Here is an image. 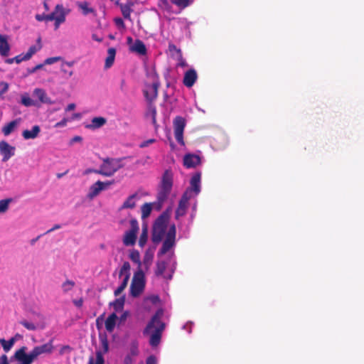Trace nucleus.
I'll return each instance as SVG.
<instances>
[{
	"mask_svg": "<svg viewBox=\"0 0 364 364\" xmlns=\"http://www.w3.org/2000/svg\"><path fill=\"white\" fill-rule=\"evenodd\" d=\"M130 51L138 55H144L146 53V48L141 40L136 39L132 45H130Z\"/></svg>",
	"mask_w": 364,
	"mask_h": 364,
	"instance_id": "obj_20",
	"label": "nucleus"
},
{
	"mask_svg": "<svg viewBox=\"0 0 364 364\" xmlns=\"http://www.w3.org/2000/svg\"><path fill=\"white\" fill-rule=\"evenodd\" d=\"M173 174L171 170H166L161 184V204L167 198L173 186Z\"/></svg>",
	"mask_w": 364,
	"mask_h": 364,
	"instance_id": "obj_7",
	"label": "nucleus"
},
{
	"mask_svg": "<svg viewBox=\"0 0 364 364\" xmlns=\"http://www.w3.org/2000/svg\"><path fill=\"white\" fill-rule=\"evenodd\" d=\"M176 228L174 223L162 225L161 222V255L170 252L176 245Z\"/></svg>",
	"mask_w": 364,
	"mask_h": 364,
	"instance_id": "obj_2",
	"label": "nucleus"
},
{
	"mask_svg": "<svg viewBox=\"0 0 364 364\" xmlns=\"http://www.w3.org/2000/svg\"><path fill=\"white\" fill-rule=\"evenodd\" d=\"M186 127V120L183 117L177 116L173 120L174 135L176 140L181 145H184L183 131Z\"/></svg>",
	"mask_w": 364,
	"mask_h": 364,
	"instance_id": "obj_10",
	"label": "nucleus"
},
{
	"mask_svg": "<svg viewBox=\"0 0 364 364\" xmlns=\"http://www.w3.org/2000/svg\"><path fill=\"white\" fill-rule=\"evenodd\" d=\"M153 257H154V254H153L152 251L147 250L144 257V261H143L144 264L145 266L149 265L153 259Z\"/></svg>",
	"mask_w": 364,
	"mask_h": 364,
	"instance_id": "obj_46",
	"label": "nucleus"
},
{
	"mask_svg": "<svg viewBox=\"0 0 364 364\" xmlns=\"http://www.w3.org/2000/svg\"><path fill=\"white\" fill-rule=\"evenodd\" d=\"M148 238V230L146 226H144L142 228V232L139 237V245L141 247H143L147 240Z\"/></svg>",
	"mask_w": 364,
	"mask_h": 364,
	"instance_id": "obj_38",
	"label": "nucleus"
},
{
	"mask_svg": "<svg viewBox=\"0 0 364 364\" xmlns=\"http://www.w3.org/2000/svg\"><path fill=\"white\" fill-rule=\"evenodd\" d=\"M75 283L72 280H66L62 284L61 288L64 293L71 291L75 287Z\"/></svg>",
	"mask_w": 364,
	"mask_h": 364,
	"instance_id": "obj_39",
	"label": "nucleus"
},
{
	"mask_svg": "<svg viewBox=\"0 0 364 364\" xmlns=\"http://www.w3.org/2000/svg\"><path fill=\"white\" fill-rule=\"evenodd\" d=\"M68 122V119L64 118L63 119H62L60 122H58L55 124V127H64L66 125Z\"/></svg>",
	"mask_w": 364,
	"mask_h": 364,
	"instance_id": "obj_63",
	"label": "nucleus"
},
{
	"mask_svg": "<svg viewBox=\"0 0 364 364\" xmlns=\"http://www.w3.org/2000/svg\"><path fill=\"white\" fill-rule=\"evenodd\" d=\"M100 343L103 349V353H106L109 350V343L106 337L100 338Z\"/></svg>",
	"mask_w": 364,
	"mask_h": 364,
	"instance_id": "obj_50",
	"label": "nucleus"
},
{
	"mask_svg": "<svg viewBox=\"0 0 364 364\" xmlns=\"http://www.w3.org/2000/svg\"><path fill=\"white\" fill-rule=\"evenodd\" d=\"M129 282V275H125L121 284L115 289L114 294L115 296H119L127 287Z\"/></svg>",
	"mask_w": 364,
	"mask_h": 364,
	"instance_id": "obj_34",
	"label": "nucleus"
},
{
	"mask_svg": "<svg viewBox=\"0 0 364 364\" xmlns=\"http://www.w3.org/2000/svg\"><path fill=\"white\" fill-rule=\"evenodd\" d=\"M18 124V120H14L8 123L6 126H4L2 129V132L5 136L9 135L16 127Z\"/></svg>",
	"mask_w": 364,
	"mask_h": 364,
	"instance_id": "obj_33",
	"label": "nucleus"
},
{
	"mask_svg": "<svg viewBox=\"0 0 364 364\" xmlns=\"http://www.w3.org/2000/svg\"><path fill=\"white\" fill-rule=\"evenodd\" d=\"M0 87L1 88L0 90V96H1L8 91L9 84L2 81L0 82Z\"/></svg>",
	"mask_w": 364,
	"mask_h": 364,
	"instance_id": "obj_54",
	"label": "nucleus"
},
{
	"mask_svg": "<svg viewBox=\"0 0 364 364\" xmlns=\"http://www.w3.org/2000/svg\"><path fill=\"white\" fill-rule=\"evenodd\" d=\"M131 230L125 232L123 243L125 246H132L136 243V233L139 231V225L136 219L130 220Z\"/></svg>",
	"mask_w": 364,
	"mask_h": 364,
	"instance_id": "obj_9",
	"label": "nucleus"
},
{
	"mask_svg": "<svg viewBox=\"0 0 364 364\" xmlns=\"http://www.w3.org/2000/svg\"><path fill=\"white\" fill-rule=\"evenodd\" d=\"M146 364H157V358L154 355H150L146 359Z\"/></svg>",
	"mask_w": 364,
	"mask_h": 364,
	"instance_id": "obj_57",
	"label": "nucleus"
},
{
	"mask_svg": "<svg viewBox=\"0 0 364 364\" xmlns=\"http://www.w3.org/2000/svg\"><path fill=\"white\" fill-rule=\"evenodd\" d=\"M76 4L78 8L82 10V14L85 16L95 13L94 9L89 6V3L87 1H78Z\"/></svg>",
	"mask_w": 364,
	"mask_h": 364,
	"instance_id": "obj_29",
	"label": "nucleus"
},
{
	"mask_svg": "<svg viewBox=\"0 0 364 364\" xmlns=\"http://www.w3.org/2000/svg\"><path fill=\"white\" fill-rule=\"evenodd\" d=\"M82 140V138L80 136H75L71 139L70 141V145H73L74 143L80 142Z\"/></svg>",
	"mask_w": 364,
	"mask_h": 364,
	"instance_id": "obj_60",
	"label": "nucleus"
},
{
	"mask_svg": "<svg viewBox=\"0 0 364 364\" xmlns=\"http://www.w3.org/2000/svg\"><path fill=\"white\" fill-rule=\"evenodd\" d=\"M144 335H150V345L156 347L159 344V309H158L151 321L144 330Z\"/></svg>",
	"mask_w": 364,
	"mask_h": 364,
	"instance_id": "obj_5",
	"label": "nucleus"
},
{
	"mask_svg": "<svg viewBox=\"0 0 364 364\" xmlns=\"http://www.w3.org/2000/svg\"><path fill=\"white\" fill-rule=\"evenodd\" d=\"M14 343H15V338H11L8 341H6V342L2 346L4 350L6 353L9 352L11 349V348L13 347Z\"/></svg>",
	"mask_w": 364,
	"mask_h": 364,
	"instance_id": "obj_47",
	"label": "nucleus"
},
{
	"mask_svg": "<svg viewBox=\"0 0 364 364\" xmlns=\"http://www.w3.org/2000/svg\"><path fill=\"white\" fill-rule=\"evenodd\" d=\"M31 321L26 319L21 320L19 323L23 326L29 331H36V329H43L45 327L44 317L40 313H34Z\"/></svg>",
	"mask_w": 364,
	"mask_h": 364,
	"instance_id": "obj_8",
	"label": "nucleus"
},
{
	"mask_svg": "<svg viewBox=\"0 0 364 364\" xmlns=\"http://www.w3.org/2000/svg\"><path fill=\"white\" fill-rule=\"evenodd\" d=\"M129 259L134 263L137 264L139 267H141V262L140 259V254L138 250H133L129 254Z\"/></svg>",
	"mask_w": 364,
	"mask_h": 364,
	"instance_id": "obj_35",
	"label": "nucleus"
},
{
	"mask_svg": "<svg viewBox=\"0 0 364 364\" xmlns=\"http://www.w3.org/2000/svg\"><path fill=\"white\" fill-rule=\"evenodd\" d=\"M114 183V181L102 182L97 181L96 183L92 184L89 189V192L87 197L92 200L97 196L102 191L107 189L109 186Z\"/></svg>",
	"mask_w": 364,
	"mask_h": 364,
	"instance_id": "obj_11",
	"label": "nucleus"
},
{
	"mask_svg": "<svg viewBox=\"0 0 364 364\" xmlns=\"http://www.w3.org/2000/svg\"><path fill=\"white\" fill-rule=\"evenodd\" d=\"M190 198L191 196L188 195V191H186L181 198L178 208L176 210L175 218L176 220L186 215Z\"/></svg>",
	"mask_w": 364,
	"mask_h": 364,
	"instance_id": "obj_12",
	"label": "nucleus"
},
{
	"mask_svg": "<svg viewBox=\"0 0 364 364\" xmlns=\"http://www.w3.org/2000/svg\"><path fill=\"white\" fill-rule=\"evenodd\" d=\"M147 77L151 80V82H146L144 90V95L147 101V109L145 113V117L146 119H150L156 129L157 110L156 106L153 105V102L156 99L158 94V83L156 80H155L156 77V72L154 71L153 74L148 73Z\"/></svg>",
	"mask_w": 364,
	"mask_h": 364,
	"instance_id": "obj_1",
	"label": "nucleus"
},
{
	"mask_svg": "<svg viewBox=\"0 0 364 364\" xmlns=\"http://www.w3.org/2000/svg\"><path fill=\"white\" fill-rule=\"evenodd\" d=\"M21 104L26 107H31L35 105L34 101L29 97L28 94H24L21 96Z\"/></svg>",
	"mask_w": 364,
	"mask_h": 364,
	"instance_id": "obj_42",
	"label": "nucleus"
},
{
	"mask_svg": "<svg viewBox=\"0 0 364 364\" xmlns=\"http://www.w3.org/2000/svg\"><path fill=\"white\" fill-rule=\"evenodd\" d=\"M60 71L66 75L67 77H70L73 75V70H68L66 69V68L64 66V65H60Z\"/></svg>",
	"mask_w": 364,
	"mask_h": 364,
	"instance_id": "obj_53",
	"label": "nucleus"
},
{
	"mask_svg": "<svg viewBox=\"0 0 364 364\" xmlns=\"http://www.w3.org/2000/svg\"><path fill=\"white\" fill-rule=\"evenodd\" d=\"M175 59L178 61V64H177L178 66H180L182 68L188 66V64L186 62V60L183 59L182 54L178 55V57L175 58Z\"/></svg>",
	"mask_w": 364,
	"mask_h": 364,
	"instance_id": "obj_51",
	"label": "nucleus"
},
{
	"mask_svg": "<svg viewBox=\"0 0 364 364\" xmlns=\"http://www.w3.org/2000/svg\"><path fill=\"white\" fill-rule=\"evenodd\" d=\"M152 240L154 243L159 242V217H158L153 226Z\"/></svg>",
	"mask_w": 364,
	"mask_h": 364,
	"instance_id": "obj_31",
	"label": "nucleus"
},
{
	"mask_svg": "<svg viewBox=\"0 0 364 364\" xmlns=\"http://www.w3.org/2000/svg\"><path fill=\"white\" fill-rule=\"evenodd\" d=\"M71 348L69 346H63L60 350V354L63 355L66 352H70Z\"/></svg>",
	"mask_w": 364,
	"mask_h": 364,
	"instance_id": "obj_61",
	"label": "nucleus"
},
{
	"mask_svg": "<svg viewBox=\"0 0 364 364\" xmlns=\"http://www.w3.org/2000/svg\"><path fill=\"white\" fill-rule=\"evenodd\" d=\"M117 318L118 317L115 313L111 314L107 317L105 321V328L108 332L111 333L114 331Z\"/></svg>",
	"mask_w": 364,
	"mask_h": 364,
	"instance_id": "obj_27",
	"label": "nucleus"
},
{
	"mask_svg": "<svg viewBox=\"0 0 364 364\" xmlns=\"http://www.w3.org/2000/svg\"><path fill=\"white\" fill-rule=\"evenodd\" d=\"M153 205L156 207V209L159 210V203L156 204V203H146L141 206V218L143 220L148 218L150 215L151 210L153 209Z\"/></svg>",
	"mask_w": 364,
	"mask_h": 364,
	"instance_id": "obj_24",
	"label": "nucleus"
},
{
	"mask_svg": "<svg viewBox=\"0 0 364 364\" xmlns=\"http://www.w3.org/2000/svg\"><path fill=\"white\" fill-rule=\"evenodd\" d=\"M0 364H9L8 358L6 355H2L0 357Z\"/></svg>",
	"mask_w": 364,
	"mask_h": 364,
	"instance_id": "obj_64",
	"label": "nucleus"
},
{
	"mask_svg": "<svg viewBox=\"0 0 364 364\" xmlns=\"http://www.w3.org/2000/svg\"><path fill=\"white\" fill-rule=\"evenodd\" d=\"M12 201L11 198H7L0 200V214L5 213L9 207V204Z\"/></svg>",
	"mask_w": 364,
	"mask_h": 364,
	"instance_id": "obj_37",
	"label": "nucleus"
},
{
	"mask_svg": "<svg viewBox=\"0 0 364 364\" xmlns=\"http://www.w3.org/2000/svg\"><path fill=\"white\" fill-rule=\"evenodd\" d=\"M114 21H115L116 25L118 27H122V28L124 27V23L122 18H115Z\"/></svg>",
	"mask_w": 364,
	"mask_h": 364,
	"instance_id": "obj_62",
	"label": "nucleus"
},
{
	"mask_svg": "<svg viewBox=\"0 0 364 364\" xmlns=\"http://www.w3.org/2000/svg\"><path fill=\"white\" fill-rule=\"evenodd\" d=\"M197 73L194 69H190L184 74L183 83L187 87H191L197 80Z\"/></svg>",
	"mask_w": 364,
	"mask_h": 364,
	"instance_id": "obj_18",
	"label": "nucleus"
},
{
	"mask_svg": "<svg viewBox=\"0 0 364 364\" xmlns=\"http://www.w3.org/2000/svg\"><path fill=\"white\" fill-rule=\"evenodd\" d=\"M116 55V49L114 48H109L107 50V56L105 59V68H109L114 63Z\"/></svg>",
	"mask_w": 364,
	"mask_h": 364,
	"instance_id": "obj_28",
	"label": "nucleus"
},
{
	"mask_svg": "<svg viewBox=\"0 0 364 364\" xmlns=\"http://www.w3.org/2000/svg\"><path fill=\"white\" fill-rule=\"evenodd\" d=\"M13 60H14V62H16V63H20L23 60H28V59L26 58V55L23 54L18 55L13 58Z\"/></svg>",
	"mask_w": 364,
	"mask_h": 364,
	"instance_id": "obj_56",
	"label": "nucleus"
},
{
	"mask_svg": "<svg viewBox=\"0 0 364 364\" xmlns=\"http://www.w3.org/2000/svg\"><path fill=\"white\" fill-rule=\"evenodd\" d=\"M121 11L124 18L130 19L131 7L128 4L122 5Z\"/></svg>",
	"mask_w": 364,
	"mask_h": 364,
	"instance_id": "obj_44",
	"label": "nucleus"
},
{
	"mask_svg": "<svg viewBox=\"0 0 364 364\" xmlns=\"http://www.w3.org/2000/svg\"><path fill=\"white\" fill-rule=\"evenodd\" d=\"M55 11L50 14H37L36 19L38 21H53L55 18Z\"/></svg>",
	"mask_w": 364,
	"mask_h": 364,
	"instance_id": "obj_36",
	"label": "nucleus"
},
{
	"mask_svg": "<svg viewBox=\"0 0 364 364\" xmlns=\"http://www.w3.org/2000/svg\"><path fill=\"white\" fill-rule=\"evenodd\" d=\"M133 363L134 360L132 358V356H131V355H126L124 360V364H133Z\"/></svg>",
	"mask_w": 364,
	"mask_h": 364,
	"instance_id": "obj_59",
	"label": "nucleus"
},
{
	"mask_svg": "<svg viewBox=\"0 0 364 364\" xmlns=\"http://www.w3.org/2000/svg\"><path fill=\"white\" fill-rule=\"evenodd\" d=\"M171 1L181 8H186L190 4V0H171Z\"/></svg>",
	"mask_w": 364,
	"mask_h": 364,
	"instance_id": "obj_48",
	"label": "nucleus"
},
{
	"mask_svg": "<svg viewBox=\"0 0 364 364\" xmlns=\"http://www.w3.org/2000/svg\"><path fill=\"white\" fill-rule=\"evenodd\" d=\"M200 164L199 156L193 154H187L183 157V165L186 168H194Z\"/></svg>",
	"mask_w": 364,
	"mask_h": 364,
	"instance_id": "obj_17",
	"label": "nucleus"
},
{
	"mask_svg": "<svg viewBox=\"0 0 364 364\" xmlns=\"http://www.w3.org/2000/svg\"><path fill=\"white\" fill-rule=\"evenodd\" d=\"M139 343L136 341H132L130 343L129 353L131 356H136L139 354Z\"/></svg>",
	"mask_w": 364,
	"mask_h": 364,
	"instance_id": "obj_40",
	"label": "nucleus"
},
{
	"mask_svg": "<svg viewBox=\"0 0 364 364\" xmlns=\"http://www.w3.org/2000/svg\"><path fill=\"white\" fill-rule=\"evenodd\" d=\"M60 60H63V58H62V57H60V56H56V57L48 58H46V59L44 60V62H43V64H44V65H51V64H53V63H56V62H58V61H60Z\"/></svg>",
	"mask_w": 364,
	"mask_h": 364,
	"instance_id": "obj_49",
	"label": "nucleus"
},
{
	"mask_svg": "<svg viewBox=\"0 0 364 364\" xmlns=\"http://www.w3.org/2000/svg\"><path fill=\"white\" fill-rule=\"evenodd\" d=\"M175 269V262L171 259L167 264L161 262V276L166 279H171Z\"/></svg>",
	"mask_w": 364,
	"mask_h": 364,
	"instance_id": "obj_15",
	"label": "nucleus"
},
{
	"mask_svg": "<svg viewBox=\"0 0 364 364\" xmlns=\"http://www.w3.org/2000/svg\"><path fill=\"white\" fill-rule=\"evenodd\" d=\"M168 52L170 55L175 58L178 57V55H181V50L176 47L173 44H169L168 46Z\"/></svg>",
	"mask_w": 364,
	"mask_h": 364,
	"instance_id": "obj_43",
	"label": "nucleus"
},
{
	"mask_svg": "<svg viewBox=\"0 0 364 364\" xmlns=\"http://www.w3.org/2000/svg\"><path fill=\"white\" fill-rule=\"evenodd\" d=\"M41 48V46L39 45L38 46H32L29 48L28 52L25 54L26 58L28 59V60L34 55L38 50H39Z\"/></svg>",
	"mask_w": 364,
	"mask_h": 364,
	"instance_id": "obj_45",
	"label": "nucleus"
},
{
	"mask_svg": "<svg viewBox=\"0 0 364 364\" xmlns=\"http://www.w3.org/2000/svg\"><path fill=\"white\" fill-rule=\"evenodd\" d=\"M144 286V273L139 270L134 274L130 285L131 296L138 297L143 292Z\"/></svg>",
	"mask_w": 364,
	"mask_h": 364,
	"instance_id": "obj_6",
	"label": "nucleus"
},
{
	"mask_svg": "<svg viewBox=\"0 0 364 364\" xmlns=\"http://www.w3.org/2000/svg\"><path fill=\"white\" fill-rule=\"evenodd\" d=\"M26 346H22L18 350V352L32 363L38 356L43 354H51L53 352L54 346L53 345V340H50L48 343L43 345L35 346L29 353H26Z\"/></svg>",
	"mask_w": 364,
	"mask_h": 364,
	"instance_id": "obj_4",
	"label": "nucleus"
},
{
	"mask_svg": "<svg viewBox=\"0 0 364 364\" xmlns=\"http://www.w3.org/2000/svg\"><path fill=\"white\" fill-rule=\"evenodd\" d=\"M10 46L7 42V37L4 35H0V55L1 56L9 55Z\"/></svg>",
	"mask_w": 364,
	"mask_h": 364,
	"instance_id": "obj_25",
	"label": "nucleus"
},
{
	"mask_svg": "<svg viewBox=\"0 0 364 364\" xmlns=\"http://www.w3.org/2000/svg\"><path fill=\"white\" fill-rule=\"evenodd\" d=\"M200 173H196L191 179V188H189L187 191H193L196 195L198 194L200 191Z\"/></svg>",
	"mask_w": 364,
	"mask_h": 364,
	"instance_id": "obj_19",
	"label": "nucleus"
},
{
	"mask_svg": "<svg viewBox=\"0 0 364 364\" xmlns=\"http://www.w3.org/2000/svg\"><path fill=\"white\" fill-rule=\"evenodd\" d=\"M40 132V127L38 125H35L32 127L31 130H24L22 133V136L25 139H35L38 136Z\"/></svg>",
	"mask_w": 364,
	"mask_h": 364,
	"instance_id": "obj_26",
	"label": "nucleus"
},
{
	"mask_svg": "<svg viewBox=\"0 0 364 364\" xmlns=\"http://www.w3.org/2000/svg\"><path fill=\"white\" fill-rule=\"evenodd\" d=\"M159 305V296L158 295H149L144 299L142 306L146 311H151Z\"/></svg>",
	"mask_w": 364,
	"mask_h": 364,
	"instance_id": "obj_14",
	"label": "nucleus"
},
{
	"mask_svg": "<svg viewBox=\"0 0 364 364\" xmlns=\"http://www.w3.org/2000/svg\"><path fill=\"white\" fill-rule=\"evenodd\" d=\"M141 198L139 193H135L127 198L123 203L121 209H133L136 206V203Z\"/></svg>",
	"mask_w": 364,
	"mask_h": 364,
	"instance_id": "obj_22",
	"label": "nucleus"
},
{
	"mask_svg": "<svg viewBox=\"0 0 364 364\" xmlns=\"http://www.w3.org/2000/svg\"><path fill=\"white\" fill-rule=\"evenodd\" d=\"M43 66H44V64L41 63V64H38V65H36L35 67H33L32 68H28L27 69L28 75H31V74L36 73L37 70L42 69L43 68Z\"/></svg>",
	"mask_w": 364,
	"mask_h": 364,
	"instance_id": "obj_52",
	"label": "nucleus"
},
{
	"mask_svg": "<svg viewBox=\"0 0 364 364\" xmlns=\"http://www.w3.org/2000/svg\"><path fill=\"white\" fill-rule=\"evenodd\" d=\"M33 95L38 98L41 102L45 104H53V101L47 96L46 91L41 88H36L33 90Z\"/></svg>",
	"mask_w": 364,
	"mask_h": 364,
	"instance_id": "obj_23",
	"label": "nucleus"
},
{
	"mask_svg": "<svg viewBox=\"0 0 364 364\" xmlns=\"http://www.w3.org/2000/svg\"><path fill=\"white\" fill-rule=\"evenodd\" d=\"M55 28L57 29L60 24L65 21V16L68 14V11L65 12L62 4H57L55 8Z\"/></svg>",
	"mask_w": 364,
	"mask_h": 364,
	"instance_id": "obj_16",
	"label": "nucleus"
},
{
	"mask_svg": "<svg viewBox=\"0 0 364 364\" xmlns=\"http://www.w3.org/2000/svg\"><path fill=\"white\" fill-rule=\"evenodd\" d=\"M124 302H125V297H124V296H123L119 299H116L114 301L111 302L109 304V305L114 308L115 311H119L123 309Z\"/></svg>",
	"mask_w": 364,
	"mask_h": 364,
	"instance_id": "obj_32",
	"label": "nucleus"
},
{
	"mask_svg": "<svg viewBox=\"0 0 364 364\" xmlns=\"http://www.w3.org/2000/svg\"><path fill=\"white\" fill-rule=\"evenodd\" d=\"M130 264L128 262H124L123 263L122 267H121V269L119 271V277H122V276L129 275V277H130Z\"/></svg>",
	"mask_w": 364,
	"mask_h": 364,
	"instance_id": "obj_41",
	"label": "nucleus"
},
{
	"mask_svg": "<svg viewBox=\"0 0 364 364\" xmlns=\"http://www.w3.org/2000/svg\"><path fill=\"white\" fill-rule=\"evenodd\" d=\"M16 148L11 146L7 141H0V153L2 155V161H7L11 157L14 156Z\"/></svg>",
	"mask_w": 364,
	"mask_h": 364,
	"instance_id": "obj_13",
	"label": "nucleus"
},
{
	"mask_svg": "<svg viewBox=\"0 0 364 364\" xmlns=\"http://www.w3.org/2000/svg\"><path fill=\"white\" fill-rule=\"evenodd\" d=\"M125 159L126 157L103 158L102 159V163L100 164L98 171H95V173L107 177L112 176L117 171L124 166L122 161Z\"/></svg>",
	"mask_w": 364,
	"mask_h": 364,
	"instance_id": "obj_3",
	"label": "nucleus"
},
{
	"mask_svg": "<svg viewBox=\"0 0 364 364\" xmlns=\"http://www.w3.org/2000/svg\"><path fill=\"white\" fill-rule=\"evenodd\" d=\"M104 358L102 355V353L100 351H97L96 353V362L95 364H104Z\"/></svg>",
	"mask_w": 364,
	"mask_h": 364,
	"instance_id": "obj_55",
	"label": "nucleus"
},
{
	"mask_svg": "<svg viewBox=\"0 0 364 364\" xmlns=\"http://www.w3.org/2000/svg\"><path fill=\"white\" fill-rule=\"evenodd\" d=\"M156 140L154 139H149V140H146V141H144L143 142H141L139 145V146L141 148H144V147H146L148 146L149 144L154 143Z\"/></svg>",
	"mask_w": 364,
	"mask_h": 364,
	"instance_id": "obj_58",
	"label": "nucleus"
},
{
	"mask_svg": "<svg viewBox=\"0 0 364 364\" xmlns=\"http://www.w3.org/2000/svg\"><path fill=\"white\" fill-rule=\"evenodd\" d=\"M173 211V203L169 205L165 211L161 214V219L162 218V225H169L168 220Z\"/></svg>",
	"mask_w": 364,
	"mask_h": 364,
	"instance_id": "obj_30",
	"label": "nucleus"
},
{
	"mask_svg": "<svg viewBox=\"0 0 364 364\" xmlns=\"http://www.w3.org/2000/svg\"><path fill=\"white\" fill-rule=\"evenodd\" d=\"M107 123V119L103 117H95L91 119L90 124L85 126L86 128L95 130L100 129L105 125Z\"/></svg>",
	"mask_w": 364,
	"mask_h": 364,
	"instance_id": "obj_21",
	"label": "nucleus"
}]
</instances>
